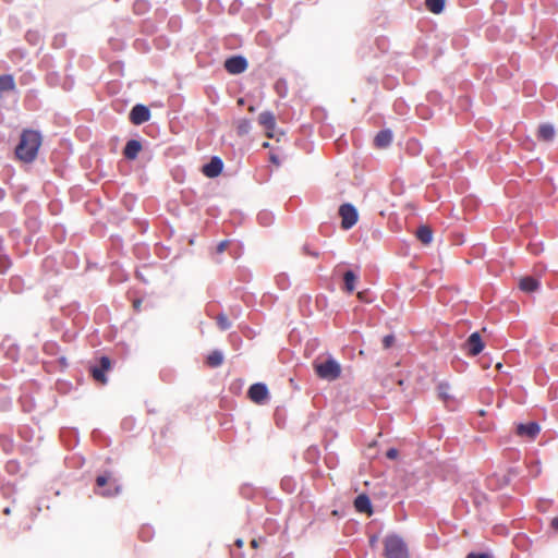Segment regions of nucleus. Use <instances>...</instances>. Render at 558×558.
<instances>
[{
	"instance_id": "f257e3e1",
	"label": "nucleus",
	"mask_w": 558,
	"mask_h": 558,
	"mask_svg": "<svg viewBox=\"0 0 558 558\" xmlns=\"http://www.w3.org/2000/svg\"><path fill=\"white\" fill-rule=\"evenodd\" d=\"M40 145L41 136L37 131L24 130L15 148V156L23 162H32L37 157Z\"/></svg>"
},
{
	"instance_id": "f03ea898",
	"label": "nucleus",
	"mask_w": 558,
	"mask_h": 558,
	"mask_svg": "<svg viewBox=\"0 0 558 558\" xmlns=\"http://www.w3.org/2000/svg\"><path fill=\"white\" fill-rule=\"evenodd\" d=\"M384 556L386 558H409L408 546L398 535H388L384 539Z\"/></svg>"
},
{
	"instance_id": "7ed1b4c3",
	"label": "nucleus",
	"mask_w": 558,
	"mask_h": 558,
	"mask_svg": "<svg viewBox=\"0 0 558 558\" xmlns=\"http://www.w3.org/2000/svg\"><path fill=\"white\" fill-rule=\"evenodd\" d=\"M314 368L318 377L327 380L337 379L341 373L340 365L333 359H328L325 362H315Z\"/></svg>"
},
{
	"instance_id": "20e7f679",
	"label": "nucleus",
	"mask_w": 558,
	"mask_h": 558,
	"mask_svg": "<svg viewBox=\"0 0 558 558\" xmlns=\"http://www.w3.org/2000/svg\"><path fill=\"white\" fill-rule=\"evenodd\" d=\"M108 485V488L102 492H97V494L104 497H112L120 493V487L117 484V481L112 478V474L110 472H106L96 477V486L98 488H102Z\"/></svg>"
},
{
	"instance_id": "39448f33",
	"label": "nucleus",
	"mask_w": 558,
	"mask_h": 558,
	"mask_svg": "<svg viewBox=\"0 0 558 558\" xmlns=\"http://www.w3.org/2000/svg\"><path fill=\"white\" fill-rule=\"evenodd\" d=\"M339 215L341 217V228L344 230L351 229L357 222V211L351 204H342L339 208Z\"/></svg>"
},
{
	"instance_id": "423d86ee",
	"label": "nucleus",
	"mask_w": 558,
	"mask_h": 558,
	"mask_svg": "<svg viewBox=\"0 0 558 558\" xmlns=\"http://www.w3.org/2000/svg\"><path fill=\"white\" fill-rule=\"evenodd\" d=\"M484 347L485 344L478 331L471 333L464 343V350L470 356L478 355L483 351Z\"/></svg>"
},
{
	"instance_id": "0eeeda50",
	"label": "nucleus",
	"mask_w": 558,
	"mask_h": 558,
	"mask_svg": "<svg viewBox=\"0 0 558 558\" xmlns=\"http://www.w3.org/2000/svg\"><path fill=\"white\" fill-rule=\"evenodd\" d=\"M247 61L242 56H233L225 61V69L230 74H241L247 69Z\"/></svg>"
},
{
	"instance_id": "6e6552de",
	"label": "nucleus",
	"mask_w": 558,
	"mask_h": 558,
	"mask_svg": "<svg viewBox=\"0 0 558 558\" xmlns=\"http://www.w3.org/2000/svg\"><path fill=\"white\" fill-rule=\"evenodd\" d=\"M111 367V361L108 356H101L99 361V366H93L90 368V373L93 378L99 383L105 385L107 383V377L105 373L109 371Z\"/></svg>"
},
{
	"instance_id": "1a4fd4ad",
	"label": "nucleus",
	"mask_w": 558,
	"mask_h": 558,
	"mask_svg": "<svg viewBox=\"0 0 558 558\" xmlns=\"http://www.w3.org/2000/svg\"><path fill=\"white\" fill-rule=\"evenodd\" d=\"M150 119L149 109L144 105H136L130 112V121L135 125H141Z\"/></svg>"
},
{
	"instance_id": "9d476101",
	"label": "nucleus",
	"mask_w": 558,
	"mask_h": 558,
	"mask_svg": "<svg viewBox=\"0 0 558 558\" xmlns=\"http://www.w3.org/2000/svg\"><path fill=\"white\" fill-rule=\"evenodd\" d=\"M248 398L255 403H264L268 399V389L262 383L254 384L247 391Z\"/></svg>"
},
{
	"instance_id": "9b49d317",
	"label": "nucleus",
	"mask_w": 558,
	"mask_h": 558,
	"mask_svg": "<svg viewBox=\"0 0 558 558\" xmlns=\"http://www.w3.org/2000/svg\"><path fill=\"white\" fill-rule=\"evenodd\" d=\"M541 430V427L535 422H529L526 424H519L517 426V434L520 437H525L530 440L534 439Z\"/></svg>"
},
{
	"instance_id": "f8f14e48",
	"label": "nucleus",
	"mask_w": 558,
	"mask_h": 558,
	"mask_svg": "<svg viewBox=\"0 0 558 558\" xmlns=\"http://www.w3.org/2000/svg\"><path fill=\"white\" fill-rule=\"evenodd\" d=\"M223 168V162L219 157H213L208 163L203 167V173L207 178L218 177Z\"/></svg>"
},
{
	"instance_id": "ddd939ff",
	"label": "nucleus",
	"mask_w": 558,
	"mask_h": 558,
	"mask_svg": "<svg viewBox=\"0 0 558 558\" xmlns=\"http://www.w3.org/2000/svg\"><path fill=\"white\" fill-rule=\"evenodd\" d=\"M438 398L445 403L447 408L456 404V398L450 392V386L447 383H440L437 386Z\"/></svg>"
},
{
	"instance_id": "4468645a",
	"label": "nucleus",
	"mask_w": 558,
	"mask_h": 558,
	"mask_svg": "<svg viewBox=\"0 0 558 558\" xmlns=\"http://www.w3.org/2000/svg\"><path fill=\"white\" fill-rule=\"evenodd\" d=\"M258 122L262 126L266 129L267 137H272V131L276 128V119L275 116L269 111H264L258 116Z\"/></svg>"
},
{
	"instance_id": "2eb2a0df",
	"label": "nucleus",
	"mask_w": 558,
	"mask_h": 558,
	"mask_svg": "<svg viewBox=\"0 0 558 558\" xmlns=\"http://www.w3.org/2000/svg\"><path fill=\"white\" fill-rule=\"evenodd\" d=\"M518 287L525 293H532L539 288V281L532 276H524L519 279Z\"/></svg>"
},
{
	"instance_id": "dca6fc26",
	"label": "nucleus",
	"mask_w": 558,
	"mask_h": 558,
	"mask_svg": "<svg viewBox=\"0 0 558 558\" xmlns=\"http://www.w3.org/2000/svg\"><path fill=\"white\" fill-rule=\"evenodd\" d=\"M142 150V144L136 140H130L123 150L126 159L133 160L137 157Z\"/></svg>"
},
{
	"instance_id": "f3484780",
	"label": "nucleus",
	"mask_w": 558,
	"mask_h": 558,
	"mask_svg": "<svg viewBox=\"0 0 558 558\" xmlns=\"http://www.w3.org/2000/svg\"><path fill=\"white\" fill-rule=\"evenodd\" d=\"M354 507L359 512L372 514V505L367 495H359L354 500Z\"/></svg>"
},
{
	"instance_id": "a211bd4d",
	"label": "nucleus",
	"mask_w": 558,
	"mask_h": 558,
	"mask_svg": "<svg viewBox=\"0 0 558 558\" xmlns=\"http://www.w3.org/2000/svg\"><path fill=\"white\" fill-rule=\"evenodd\" d=\"M392 141V133L389 130H383L377 133L374 138V144L377 148H386Z\"/></svg>"
},
{
	"instance_id": "6ab92c4d",
	"label": "nucleus",
	"mask_w": 558,
	"mask_h": 558,
	"mask_svg": "<svg viewBox=\"0 0 558 558\" xmlns=\"http://www.w3.org/2000/svg\"><path fill=\"white\" fill-rule=\"evenodd\" d=\"M555 136V129L550 124H541L537 131V137L542 141L549 142L553 141Z\"/></svg>"
},
{
	"instance_id": "aec40b11",
	"label": "nucleus",
	"mask_w": 558,
	"mask_h": 558,
	"mask_svg": "<svg viewBox=\"0 0 558 558\" xmlns=\"http://www.w3.org/2000/svg\"><path fill=\"white\" fill-rule=\"evenodd\" d=\"M15 88V82L12 75L4 74L0 76V98L4 92H11Z\"/></svg>"
},
{
	"instance_id": "412c9836",
	"label": "nucleus",
	"mask_w": 558,
	"mask_h": 558,
	"mask_svg": "<svg viewBox=\"0 0 558 558\" xmlns=\"http://www.w3.org/2000/svg\"><path fill=\"white\" fill-rule=\"evenodd\" d=\"M416 238L425 245L429 244L433 240V231L428 226H421L416 230Z\"/></svg>"
},
{
	"instance_id": "4be33fe9",
	"label": "nucleus",
	"mask_w": 558,
	"mask_h": 558,
	"mask_svg": "<svg viewBox=\"0 0 558 558\" xmlns=\"http://www.w3.org/2000/svg\"><path fill=\"white\" fill-rule=\"evenodd\" d=\"M223 362V355L220 351H213L210 352L207 357H206V364L209 366V367H218L222 364Z\"/></svg>"
},
{
	"instance_id": "5701e85b",
	"label": "nucleus",
	"mask_w": 558,
	"mask_h": 558,
	"mask_svg": "<svg viewBox=\"0 0 558 558\" xmlns=\"http://www.w3.org/2000/svg\"><path fill=\"white\" fill-rule=\"evenodd\" d=\"M356 280H357V277L355 276V274L353 271H351V270L345 271L343 275L344 289L350 293L353 292L355 289Z\"/></svg>"
},
{
	"instance_id": "b1692460",
	"label": "nucleus",
	"mask_w": 558,
	"mask_h": 558,
	"mask_svg": "<svg viewBox=\"0 0 558 558\" xmlns=\"http://www.w3.org/2000/svg\"><path fill=\"white\" fill-rule=\"evenodd\" d=\"M425 4L428 11L439 14L445 8V0H426Z\"/></svg>"
},
{
	"instance_id": "393cba45",
	"label": "nucleus",
	"mask_w": 558,
	"mask_h": 558,
	"mask_svg": "<svg viewBox=\"0 0 558 558\" xmlns=\"http://www.w3.org/2000/svg\"><path fill=\"white\" fill-rule=\"evenodd\" d=\"M251 131V121L242 119L236 124V132L240 136L246 135Z\"/></svg>"
},
{
	"instance_id": "a878e982",
	"label": "nucleus",
	"mask_w": 558,
	"mask_h": 558,
	"mask_svg": "<svg viewBox=\"0 0 558 558\" xmlns=\"http://www.w3.org/2000/svg\"><path fill=\"white\" fill-rule=\"evenodd\" d=\"M217 325L221 330L230 328L231 322L229 320V316H217Z\"/></svg>"
},
{
	"instance_id": "bb28decb",
	"label": "nucleus",
	"mask_w": 558,
	"mask_h": 558,
	"mask_svg": "<svg viewBox=\"0 0 558 558\" xmlns=\"http://www.w3.org/2000/svg\"><path fill=\"white\" fill-rule=\"evenodd\" d=\"M395 336L393 335H387L383 338V345L385 349H389L395 344Z\"/></svg>"
},
{
	"instance_id": "cd10ccee",
	"label": "nucleus",
	"mask_w": 558,
	"mask_h": 558,
	"mask_svg": "<svg viewBox=\"0 0 558 558\" xmlns=\"http://www.w3.org/2000/svg\"><path fill=\"white\" fill-rule=\"evenodd\" d=\"M229 246V241L223 240L217 245V253L221 254L223 253Z\"/></svg>"
},
{
	"instance_id": "c85d7f7f",
	"label": "nucleus",
	"mask_w": 558,
	"mask_h": 558,
	"mask_svg": "<svg viewBox=\"0 0 558 558\" xmlns=\"http://www.w3.org/2000/svg\"><path fill=\"white\" fill-rule=\"evenodd\" d=\"M9 259L5 257H0V272H5L9 268Z\"/></svg>"
},
{
	"instance_id": "c756f323",
	"label": "nucleus",
	"mask_w": 558,
	"mask_h": 558,
	"mask_svg": "<svg viewBox=\"0 0 558 558\" xmlns=\"http://www.w3.org/2000/svg\"><path fill=\"white\" fill-rule=\"evenodd\" d=\"M398 454H399V452H398V450H397L396 448H390V449L386 452V457H387L388 459H391V460L396 459V458L398 457Z\"/></svg>"
},
{
	"instance_id": "7c9ffc66",
	"label": "nucleus",
	"mask_w": 558,
	"mask_h": 558,
	"mask_svg": "<svg viewBox=\"0 0 558 558\" xmlns=\"http://www.w3.org/2000/svg\"><path fill=\"white\" fill-rule=\"evenodd\" d=\"M140 536L142 537L143 541H148L149 539V529L148 527H143L140 532Z\"/></svg>"
},
{
	"instance_id": "2f4dec72",
	"label": "nucleus",
	"mask_w": 558,
	"mask_h": 558,
	"mask_svg": "<svg viewBox=\"0 0 558 558\" xmlns=\"http://www.w3.org/2000/svg\"><path fill=\"white\" fill-rule=\"evenodd\" d=\"M466 558H490L487 554H475L471 553L466 556Z\"/></svg>"
},
{
	"instance_id": "473e14b6",
	"label": "nucleus",
	"mask_w": 558,
	"mask_h": 558,
	"mask_svg": "<svg viewBox=\"0 0 558 558\" xmlns=\"http://www.w3.org/2000/svg\"><path fill=\"white\" fill-rule=\"evenodd\" d=\"M551 526L558 532V515L553 519Z\"/></svg>"
},
{
	"instance_id": "72a5a7b5",
	"label": "nucleus",
	"mask_w": 558,
	"mask_h": 558,
	"mask_svg": "<svg viewBox=\"0 0 558 558\" xmlns=\"http://www.w3.org/2000/svg\"><path fill=\"white\" fill-rule=\"evenodd\" d=\"M243 539L241 538H238L235 542H234V545L238 547V548H242L243 547Z\"/></svg>"
},
{
	"instance_id": "f704fd0d",
	"label": "nucleus",
	"mask_w": 558,
	"mask_h": 558,
	"mask_svg": "<svg viewBox=\"0 0 558 558\" xmlns=\"http://www.w3.org/2000/svg\"><path fill=\"white\" fill-rule=\"evenodd\" d=\"M282 85H284V82H282V81H278V82L276 83V86H275V87H276V89H277V90H279V89H280V86H282ZM278 93L282 96V94H281L280 92H278Z\"/></svg>"
},
{
	"instance_id": "c9c22d12",
	"label": "nucleus",
	"mask_w": 558,
	"mask_h": 558,
	"mask_svg": "<svg viewBox=\"0 0 558 558\" xmlns=\"http://www.w3.org/2000/svg\"><path fill=\"white\" fill-rule=\"evenodd\" d=\"M270 161L276 163V165H279V159H278V157L276 155H271L270 156Z\"/></svg>"
},
{
	"instance_id": "e433bc0d",
	"label": "nucleus",
	"mask_w": 558,
	"mask_h": 558,
	"mask_svg": "<svg viewBox=\"0 0 558 558\" xmlns=\"http://www.w3.org/2000/svg\"><path fill=\"white\" fill-rule=\"evenodd\" d=\"M251 546H252L253 548H257V546H258V541H257V539H252V542H251Z\"/></svg>"
},
{
	"instance_id": "4c0bfd02",
	"label": "nucleus",
	"mask_w": 558,
	"mask_h": 558,
	"mask_svg": "<svg viewBox=\"0 0 558 558\" xmlns=\"http://www.w3.org/2000/svg\"><path fill=\"white\" fill-rule=\"evenodd\" d=\"M138 306H140V301L137 300V301L134 302V308L138 310Z\"/></svg>"
},
{
	"instance_id": "58836bf2",
	"label": "nucleus",
	"mask_w": 558,
	"mask_h": 558,
	"mask_svg": "<svg viewBox=\"0 0 558 558\" xmlns=\"http://www.w3.org/2000/svg\"><path fill=\"white\" fill-rule=\"evenodd\" d=\"M263 147H265V148L269 147V143H268V142H265V143L263 144Z\"/></svg>"
},
{
	"instance_id": "ea45409f",
	"label": "nucleus",
	"mask_w": 558,
	"mask_h": 558,
	"mask_svg": "<svg viewBox=\"0 0 558 558\" xmlns=\"http://www.w3.org/2000/svg\"><path fill=\"white\" fill-rule=\"evenodd\" d=\"M248 110H250L251 112H253V111H254V107H253V106H251V107L248 108Z\"/></svg>"
}]
</instances>
